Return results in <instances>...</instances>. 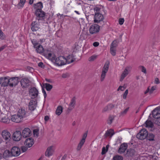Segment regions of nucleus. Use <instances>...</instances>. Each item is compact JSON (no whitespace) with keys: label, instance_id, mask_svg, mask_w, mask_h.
<instances>
[{"label":"nucleus","instance_id":"obj_35","mask_svg":"<svg viewBox=\"0 0 160 160\" xmlns=\"http://www.w3.org/2000/svg\"><path fill=\"white\" fill-rule=\"evenodd\" d=\"M114 105L112 104L108 105L107 106L105 107L102 110L103 112H105L107 111L109 109H111L114 107Z\"/></svg>","mask_w":160,"mask_h":160},{"label":"nucleus","instance_id":"obj_37","mask_svg":"<svg viewBox=\"0 0 160 160\" xmlns=\"http://www.w3.org/2000/svg\"><path fill=\"white\" fill-rule=\"evenodd\" d=\"M118 42L117 40H114L112 43L111 47L116 48L118 46Z\"/></svg>","mask_w":160,"mask_h":160},{"label":"nucleus","instance_id":"obj_19","mask_svg":"<svg viewBox=\"0 0 160 160\" xmlns=\"http://www.w3.org/2000/svg\"><path fill=\"white\" fill-rule=\"evenodd\" d=\"M34 143L33 139L32 138H29L27 139L25 142L26 146L28 147H31Z\"/></svg>","mask_w":160,"mask_h":160},{"label":"nucleus","instance_id":"obj_30","mask_svg":"<svg viewBox=\"0 0 160 160\" xmlns=\"http://www.w3.org/2000/svg\"><path fill=\"white\" fill-rule=\"evenodd\" d=\"M62 112V108L61 106H59L57 107V108L56 111V114L59 116L60 115Z\"/></svg>","mask_w":160,"mask_h":160},{"label":"nucleus","instance_id":"obj_39","mask_svg":"<svg viewBox=\"0 0 160 160\" xmlns=\"http://www.w3.org/2000/svg\"><path fill=\"white\" fill-rule=\"evenodd\" d=\"M26 117V112L25 109H22L21 111V118H23Z\"/></svg>","mask_w":160,"mask_h":160},{"label":"nucleus","instance_id":"obj_22","mask_svg":"<svg viewBox=\"0 0 160 160\" xmlns=\"http://www.w3.org/2000/svg\"><path fill=\"white\" fill-rule=\"evenodd\" d=\"M29 83V80L27 78H24L21 81V85L22 88H26L28 87Z\"/></svg>","mask_w":160,"mask_h":160},{"label":"nucleus","instance_id":"obj_34","mask_svg":"<svg viewBox=\"0 0 160 160\" xmlns=\"http://www.w3.org/2000/svg\"><path fill=\"white\" fill-rule=\"evenodd\" d=\"M43 85L44 87H45L46 89L48 91H50L52 88V86L48 83L43 84Z\"/></svg>","mask_w":160,"mask_h":160},{"label":"nucleus","instance_id":"obj_23","mask_svg":"<svg viewBox=\"0 0 160 160\" xmlns=\"http://www.w3.org/2000/svg\"><path fill=\"white\" fill-rule=\"evenodd\" d=\"M128 147V145L126 143H123L120 146V148L118 150V152L120 153H124Z\"/></svg>","mask_w":160,"mask_h":160},{"label":"nucleus","instance_id":"obj_42","mask_svg":"<svg viewBox=\"0 0 160 160\" xmlns=\"http://www.w3.org/2000/svg\"><path fill=\"white\" fill-rule=\"evenodd\" d=\"M129 109V108L128 107L125 109L123 111H122L120 113L121 115L123 116L125 115L128 111Z\"/></svg>","mask_w":160,"mask_h":160},{"label":"nucleus","instance_id":"obj_13","mask_svg":"<svg viewBox=\"0 0 160 160\" xmlns=\"http://www.w3.org/2000/svg\"><path fill=\"white\" fill-rule=\"evenodd\" d=\"M152 117L156 119L160 118V108L157 107L152 112Z\"/></svg>","mask_w":160,"mask_h":160},{"label":"nucleus","instance_id":"obj_51","mask_svg":"<svg viewBox=\"0 0 160 160\" xmlns=\"http://www.w3.org/2000/svg\"><path fill=\"white\" fill-rule=\"evenodd\" d=\"M125 89V88L123 86H120L118 87V88L117 89L118 91H119V90L121 91H123Z\"/></svg>","mask_w":160,"mask_h":160},{"label":"nucleus","instance_id":"obj_21","mask_svg":"<svg viewBox=\"0 0 160 160\" xmlns=\"http://www.w3.org/2000/svg\"><path fill=\"white\" fill-rule=\"evenodd\" d=\"M12 139L14 141H18L20 140V131H17L13 134Z\"/></svg>","mask_w":160,"mask_h":160},{"label":"nucleus","instance_id":"obj_25","mask_svg":"<svg viewBox=\"0 0 160 160\" xmlns=\"http://www.w3.org/2000/svg\"><path fill=\"white\" fill-rule=\"evenodd\" d=\"M35 15L37 17L39 18H43L45 16V12L43 11L42 10H38L35 11Z\"/></svg>","mask_w":160,"mask_h":160},{"label":"nucleus","instance_id":"obj_4","mask_svg":"<svg viewBox=\"0 0 160 160\" xmlns=\"http://www.w3.org/2000/svg\"><path fill=\"white\" fill-rule=\"evenodd\" d=\"M55 64L58 66H61L66 64L65 58L62 56H60L55 58L54 61Z\"/></svg>","mask_w":160,"mask_h":160},{"label":"nucleus","instance_id":"obj_1","mask_svg":"<svg viewBox=\"0 0 160 160\" xmlns=\"http://www.w3.org/2000/svg\"><path fill=\"white\" fill-rule=\"evenodd\" d=\"M19 152H20V149L18 147H14L12 148L11 152L8 150L5 151L4 154H7L8 157L12 156L16 157L19 155Z\"/></svg>","mask_w":160,"mask_h":160},{"label":"nucleus","instance_id":"obj_6","mask_svg":"<svg viewBox=\"0 0 160 160\" xmlns=\"http://www.w3.org/2000/svg\"><path fill=\"white\" fill-rule=\"evenodd\" d=\"M132 67L130 66H127L122 72L120 77V81H122L130 73L132 70Z\"/></svg>","mask_w":160,"mask_h":160},{"label":"nucleus","instance_id":"obj_63","mask_svg":"<svg viewBox=\"0 0 160 160\" xmlns=\"http://www.w3.org/2000/svg\"><path fill=\"white\" fill-rule=\"evenodd\" d=\"M6 46L5 45H4L0 47V52L6 48Z\"/></svg>","mask_w":160,"mask_h":160},{"label":"nucleus","instance_id":"obj_31","mask_svg":"<svg viewBox=\"0 0 160 160\" xmlns=\"http://www.w3.org/2000/svg\"><path fill=\"white\" fill-rule=\"evenodd\" d=\"M146 127L147 128H152L153 124L150 121L147 120L145 122Z\"/></svg>","mask_w":160,"mask_h":160},{"label":"nucleus","instance_id":"obj_64","mask_svg":"<svg viewBox=\"0 0 160 160\" xmlns=\"http://www.w3.org/2000/svg\"><path fill=\"white\" fill-rule=\"evenodd\" d=\"M6 46L5 45H4L0 47V52L6 48Z\"/></svg>","mask_w":160,"mask_h":160},{"label":"nucleus","instance_id":"obj_50","mask_svg":"<svg viewBox=\"0 0 160 160\" xmlns=\"http://www.w3.org/2000/svg\"><path fill=\"white\" fill-rule=\"evenodd\" d=\"M128 89H127L125 91V92H124V94L123 95V98L124 99H126L127 98V96L128 95Z\"/></svg>","mask_w":160,"mask_h":160},{"label":"nucleus","instance_id":"obj_28","mask_svg":"<svg viewBox=\"0 0 160 160\" xmlns=\"http://www.w3.org/2000/svg\"><path fill=\"white\" fill-rule=\"evenodd\" d=\"M114 132L113 130L110 129L107 130L104 134L105 137H107L108 136H112L114 134Z\"/></svg>","mask_w":160,"mask_h":160},{"label":"nucleus","instance_id":"obj_57","mask_svg":"<svg viewBox=\"0 0 160 160\" xmlns=\"http://www.w3.org/2000/svg\"><path fill=\"white\" fill-rule=\"evenodd\" d=\"M154 83L156 84H158L159 83L160 81L158 78H155L154 81Z\"/></svg>","mask_w":160,"mask_h":160},{"label":"nucleus","instance_id":"obj_11","mask_svg":"<svg viewBox=\"0 0 160 160\" xmlns=\"http://www.w3.org/2000/svg\"><path fill=\"white\" fill-rule=\"evenodd\" d=\"M104 19L103 15L99 13H95L94 18V22L96 23H99Z\"/></svg>","mask_w":160,"mask_h":160},{"label":"nucleus","instance_id":"obj_62","mask_svg":"<svg viewBox=\"0 0 160 160\" xmlns=\"http://www.w3.org/2000/svg\"><path fill=\"white\" fill-rule=\"evenodd\" d=\"M49 118L48 116H46L45 117L44 120L46 122H47L49 119Z\"/></svg>","mask_w":160,"mask_h":160},{"label":"nucleus","instance_id":"obj_38","mask_svg":"<svg viewBox=\"0 0 160 160\" xmlns=\"http://www.w3.org/2000/svg\"><path fill=\"white\" fill-rule=\"evenodd\" d=\"M109 147V145H108L106 146V148L105 147H103L102 152V154L103 155L106 153L108 151Z\"/></svg>","mask_w":160,"mask_h":160},{"label":"nucleus","instance_id":"obj_55","mask_svg":"<svg viewBox=\"0 0 160 160\" xmlns=\"http://www.w3.org/2000/svg\"><path fill=\"white\" fill-rule=\"evenodd\" d=\"M42 92L43 94V95L44 96V98H46L47 96V94L46 93L45 91L44 88H43L42 86Z\"/></svg>","mask_w":160,"mask_h":160},{"label":"nucleus","instance_id":"obj_41","mask_svg":"<svg viewBox=\"0 0 160 160\" xmlns=\"http://www.w3.org/2000/svg\"><path fill=\"white\" fill-rule=\"evenodd\" d=\"M110 52L113 56H115L116 53V49L115 48L110 47Z\"/></svg>","mask_w":160,"mask_h":160},{"label":"nucleus","instance_id":"obj_32","mask_svg":"<svg viewBox=\"0 0 160 160\" xmlns=\"http://www.w3.org/2000/svg\"><path fill=\"white\" fill-rule=\"evenodd\" d=\"M85 142L80 140L77 148V151H79L81 149Z\"/></svg>","mask_w":160,"mask_h":160},{"label":"nucleus","instance_id":"obj_18","mask_svg":"<svg viewBox=\"0 0 160 160\" xmlns=\"http://www.w3.org/2000/svg\"><path fill=\"white\" fill-rule=\"evenodd\" d=\"M76 103V99L75 97H73L71 100L69 104L68 109L70 110H72L75 107Z\"/></svg>","mask_w":160,"mask_h":160},{"label":"nucleus","instance_id":"obj_56","mask_svg":"<svg viewBox=\"0 0 160 160\" xmlns=\"http://www.w3.org/2000/svg\"><path fill=\"white\" fill-rule=\"evenodd\" d=\"M22 151L23 152H25L28 149V148L27 147H25L24 146L22 147L21 148Z\"/></svg>","mask_w":160,"mask_h":160},{"label":"nucleus","instance_id":"obj_61","mask_svg":"<svg viewBox=\"0 0 160 160\" xmlns=\"http://www.w3.org/2000/svg\"><path fill=\"white\" fill-rule=\"evenodd\" d=\"M38 66L41 68H42L44 67L43 63L41 62H40L38 63Z\"/></svg>","mask_w":160,"mask_h":160},{"label":"nucleus","instance_id":"obj_9","mask_svg":"<svg viewBox=\"0 0 160 160\" xmlns=\"http://www.w3.org/2000/svg\"><path fill=\"white\" fill-rule=\"evenodd\" d=\"M9 77H2L0 78V85L2 87L9 86Z\"/></svg>","mask_w":160,"mask_h":160},{"label":"nucleus","instance_id":"obj_15","mask_svg":"<svg viewBox=\"0 0 160 160\" xmlns=\"http://www.w3.org/2000/svg\"><path fill=\"white\" fill-rule=\"evenodd\" d=\"M37 106V102L36 101L34 100H31L28 104V108L31 111H33L36 108Z\"/></svg>","mask_w":160,"mask_h":160},{"label":"nucleus","instance_id":"obj_3","mask_svg":"<svg viewBox=\"0 0 160 160\" xmlns=\"http://www.w3.org/2000/svg\"><path fill=\"white\" fill-rule=\"evenodd\" d=\"M2 136L3 139L6 141V144H8V143H11L12 141L11 135L8 131L6 130L3 131L2 132Z\"/></svg>","mask_w":160,"mask_h":160},{"label":"nucleus","instance_id":"obj_44","mask_svg":"<svg viewBox=\"0 0 160 160\" xmlns=\"http://www.w3.org/2000/svg\"><path fill=\"white\" fill-rule=\"evenodd\" d=\"M113 160H122V157L119 156H116L113 158Z\"/></svg>","mask_w":160,"mask_h":160},{"label":"nucleus","instance_id":"obj_26","mask_svg":"<svg viewBox=\"0 0 160 160\" xmlns=\"http://www.w3.org/2000/svg\"><path fill=\"white\" fill-rule=\"evenodd\" d=\"M42 4L41 2H38L34 5V8L36 9V11L37 10H42Z\"/></svg>","mask_w":160,"mask_h":160},{"label":"nucleus","instance_id":"obj_20","mask_svg":"<svg viewBox=\"0 0 160 160\" xmlns=\"http://www.w3.org/2000/svg\"><path fill=\"white\" fill-rule=\"evenodd\" d=\"M11 120L14 122L18 123L20 122V115L19 113L12 115L11 118Z\"/></svg>","mask_w":160,"mask_h":160},{"label":"nucleus","instance_id":"obj_7","mask_svg":"<svg viewBox=\"0 0 160 160\" xmlns=\"http://www.w3.org/2000/svg\"><path fill=\"white\" fill-rule=\"evenodd\" d=\"M44 56L52 62H54L56 57L54 54L51 53V52L48 50H45L44 53Z\"/></svg>","mask_w":160,"mask_h":160},{"label":"nucleus","instance_id":"obj_14","mask_svg":"<svg viewBox=\"0 0 160 160\" xmlns=\"http://www.w3.org/2000/svg\"><path fill=\"white\" fill-rule=\"evenodd\" d=\"M38 94V91L35 88H31L29 90V95L32 98L36 97Z\"/></svg>","mask_w":160,"mask_h":160},{"label":"nucleus","instance_id":"obj_10","mask_svg":"<svg viewBox=\"0 0 160 160\" xmlns=\"http://www.w3.org/2000/svg\"><path fill=\"white\" fill-rule=\"evenodd\" d=\"M99 26L97 24L91 26L89 28L90 33L92 34L98 32L100 29Z\"/></svg>","mask_w":160,"mask_h":160},{"label":"nucleus","instance_id":"obj_16","mask_svg":"<svg viewBox=\"0 0 160 160\" xmlns=\"http://www.w3.org/2000/svg\"><path fill=\"white\" fill-rule=\"evenodd\" d=\"M10 119L7 115L2 113L0 115V122L4 123H8Z\"/></svg>","mask_w":160,"mask_h":160},{"label":"nucleus","instance_id":"obj_40","mask_svg":"<svg viewBox=\"0 0 160 160\" xmlns=\"http://www.w3.org/2000/svg\"><path fill=\"white\" fill-rule=\"evenodd\" d=\"M98 57V55H94L90 57L88 61L90 62L93 61L96 59Z\"/></svg>","mask_w":160,"mask_h":160},{"label":"nucleus","instance_id":"obj_12","mask_svg":"<svg viewBox=\"0 0 160 160\" xmlns=\"http://www.w3.org/2000/svg\"><path fill=\"white\" fill-rule=\"evenodd\" d=\"M18 77L9 78V86L11 87H13L14 86L16 85L18 82Z\"/></svg>","mask_w":160,"mask_h":160},{"label":"nucleus","instance_id":"obj_59","mask_svg":"<svg viewBox=\"0 0 160 160\" xmlns=\"http://www.w3.org/2000/svg\"><path fill=\"white\" fill-rule=\"evenodd\" d=\"M26 2V0H21V7H22Z\"/></svg>","mask_w":160,"mask_h":160},{"label":"nucleus","instance_id":"obj_60","mask_svg":"<svg viewBox=\"0 0 160 160\" xmlns=\"http://www.w3.org/2000/svg\"><path fill=\"white\" fill-rule=\"evenodd\" d=\"M99 44V43L97 42H95L93 44V46L95 47L98 46Z\"/></svg>","mask_w":160,"mask_h":160},{"label":"nucleus","instance_id":"obj_29","mask_svg":"<svg viewBox=\"0 0 160 160\" xmlns=\"http://www.w3.org/2000/svg\"><path fill=\"white\" fill-rule=\"evenodd\" d=\"M156 88V87L155 86H153L151 87L150 89L149 88V87H148L147 90L145 91V93L146 94L148 92H149L150 94H152L153 93V91L155 90Z\"/></svg>","mask_w":160,"mask_h":160},{"label":"nucleus","instance_id":"obj_58","mask_svg":"<svg viewBox=\"0 0 160 160\" xmlns=\"http://www.w3.org/2000/svg\"><path fill=\"white\" fill-rule=\"evenodd\" d=\"M68 76V73H63L62 75V78H66Z\"/></svg>","mask_w":160,"mask_h":160},{"label":"nucleus","instance_id":"obj_5","mask_svg":"<svg viewBox=\"0 0 160 160\" xmlns=\"http://www.w3.org/2000/svg\"><path fill=\"white\" fill-rule=\"evenodd\" d=\"M148 135V131L145 129H142L137 135V137L139 139H145Z\"/></svg>","mask_w":160,"mask_h":160},{"label":"nucleus","instance_id":"obj_54","mask_svg":"<svg viewBox=\"0 0 160 160\" xmlns=\"http://www.w3.org/2000/svg\"><path fill=\"white\" fill-rule=\"evenodd\" d=\"M156 119L157 120L155 121V123L157 125L160 126V118Z\"/></svg>","mask_w":160,"mask_h":160},{"label":"nucleus","instance_id":"obj_36","mask_svg":"<svg viewBox=\"0 0 160 160\" xmlns=\"http://www.w3.org/2000/svg\"><path fill=\"white\" fill-rule=\"evenodd\" d=\"M34 22H32V27L31 28L32 30L33 31H35L38 30L39 29L37 25H35Z\"/></svg>","mask_w":160,"mask_h":160},{"label":"nucleus","instance_id":"obj_49","mask_svg":"<svg viewBox=\"0 0 160 160\" xmlns=\"http://www.w3.org/2000/svg\"><path fill=\"white\" fill-rule=\"evenodd\" d=\"M87 136V133H84L82 135V139L81 140L85 142V139L86 138Z\"/></svg>","mask_w":160,"mask_h":160},{"label":"nucleus","instance_id":"obj_45","mask_svg":"<svg viewBox=\"0 0 160 160\" xmlns=\"http://www.w3.org/2000/svg\"><path fill=\"white\" fill-rule=\"evenodd\" d=\"M139 68L141 70L142 72L145 74L146 73V69L144 67L142 66H139Z\"/></svg>","mask_w":160,"mask_h":160},{"label":"nucleus","instance_id":"obj_8","mask_svg":"<svg viewBox=\"0 0 160 160\" xmlns=\"http://www.w3.org/2000/svg\"><path fill=\"white\" fill-rule=\"evenodd\" d=\"M55 149V147L54 146L52 145L48 147L45 153V156L49 157L52 155Z\"/></svg>","mask_w":160,"mask_h":160},{"label":"nucleus","instance_id":"obj_52","mask_svg":"<svg viewBox=\"0 0 160 160\" xmlns=\"http://www.w3.org/2000/svg\"><path fill=\"white\" fill-rule=\"evenodd\" d=\"M27 71H29L31 73H32L34 71V69L33 68L29 66L27 67Z\"/></svg>","mask_w":160,"mask_h":160},{"label":"nucleus","instance_id":"obj_46","mask_svg":"<svg viewBox=\"0 0 160 160\" xmlns=\"http://www.w3.org/2000/svg\"><path fill=\"white\" fill-rule=\"evenodd\" d=\"M33 135L34 136L37 137L39 134V130L38 129H35L33 131Z\"/></svg>","mask_w":160,"mask_h":160},{"label":"nucleus","instance_id":"obj_43","mask_svg":"<svg viewBox=\"0 0 160 160\" xmlns=\"http://www.w3.org/2000/svg\"><path fill=\"white\" fill-rule=\"evenodd\" d=\"M5 38V35L0 29V39L3 40Z\"/></svg>","mask_w":160,"mask_h":160},{"label":"nucleus","instance_id":"obj_53","mask_svg":"<svg viewBox=\"0 0 160 160\" xmlns=\"http://www.w3.org/2000/svg\"><path fill=\"white\" fill-rule=\"evenodd\" d=\"M124 21V18H120V19H119V24L120 25H122Z\"/></svg>","mask_w":160,"mask_h":160},{"label":"nucleus","instance_id":"obj_17","mask_svg":"<svg viewBox=\"0 0 160 160\" xmlns=\"http://www.w3.org/2000/svg\"><path fill=\"white\" fill-rule=\"evenodd\" d=\"M31 135V131L29 128H25L22 131V136L24 138L29 137Z\"/></svg>","mask_w":160,"mask_h":160},{"label":"nucleus","instance_id":"obj_2","mask_svg":"<svg viewBox=\"0 0 160 160\" xmlns=\"http://www.w3.org/2000/svg\"><path fill=\"white\" fill-rule=\"evenodd\" d=\"M109 64V63L108 62H106L102 68L100 78V80L102 82L104 80L105 78L106 73L108 69Z\"/></svg>","mask_w":160,"mask_h":160},{"label":"nucleus","instance_id":"obj_24","mask_svg":"<svg viewBox=\"0 0 160 160\" xmlns=\"http://www.w3.org/2000/svg\"><path fill=\"white\" fill-rule=\"evenodd\" d=\"M75 58L72 55H69L66 58H65L66 64H69L73 62Z\"/></svg>","mask_w":160,"mask_h":160},{"label":"nucleus","instance_id":"obj_47","mask_svg":"<svg viewBox=\"0 0 160 160\" xmlns=\"http://www.w3.org/2000/svg\"><path fill=\"white\" fill-rule=\"evenodd\" d=\"M154 136L152 134H150L148 137V140L150 141H153L154 139Z\"/></svg>","mask_w":160,"mask_h":160},{"label":"nucleus","instance_id":"obj_48","mask_svg":"<svg viewBox=\"0 0 160 160\" xmlns=\"http://www.w3.org/2000/svg\"><path fill=\"white\" fill-rule=\"evenodd\" d=\"M32 42L34 46V48L37 47V46L38 45V43L37 42L34 40L32 41Z\"/></svg>","mask_w":160,"mask_h":160},{"label":"nucleus","instance_id":"obj_33","mask_svg":"<svg viewBox=\"0 0 160 160\" xmlns=\"http://www.w3.org/2000/svg\"><path fill=\"white\" fill-rule=\"evenodd\" d=\"M115 118V116L114 115H111L108 118V123L109 124H111L113 121L114 120V119Z\"/></svg>","mask_w":160,"mask_h":160},{"label":"nucleus","instance_id":"obj_27","mask_svg":"<svg viewBox=\"0 0 160 160\" xmlns=\"http://www.w3.org/2000/svg\"><path fill=\"white\" fill-rule=\"evenodd\" d=\"M36 52L38 53H42L43 52L44 53V51L43 47L41 45H38L37 47L35 48Z\"/></svg>","mask_w":160,"mask_h":160}]
</instances>
